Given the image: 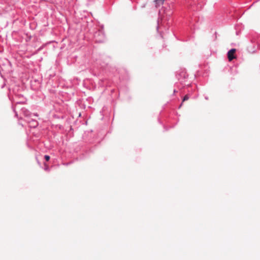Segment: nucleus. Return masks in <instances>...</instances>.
<instances>
[{
	"instance_id": "nucleus-1",
	"label": "nucleus",
	"mask_w": 260,
	"mask_h": 260,
	"mask_svg": "<svg viewBox=\"0 0 260 260\" xmlns=\"http://www.w3.org/2000/svg\"><path fill=\"white\" fill-rule=\"evenodd\" d=\"M236 51V49H232L228 52V57L230 61L236 58V56L235 55Z\"/></svg>"
},
{
	"instance_id": "nucleus-2",
	"label": "nucleus",
	"mask_w": 260,
	"mask_h": 260,
	"mask_svg": "<svg viewBox=\"0 0 260 260\" xmlns=\"http://www.w3.org/2000/svg\"><path fill=\"white\" fill-rule=\"evenodd\" d=\"M165 0H155V7H157L162 5L164 3Z\"/></svg>"
},
{
	"instance_id": "nucleus-3",
	"label": "nucleus",
	"mask_w": 260,
	"mask_h": 260,
	"mask_svg": "<svg viewBox=\"0 0 260 260\" xmlns=\"http://www.w3.org/2000/svg\"><path fill=\"white\" fill-rule=\"evenodd\" d=\"M28 122L29 123L31 127H35L38 125V122L36 120H32L31 121H28Z\"/></svg>"
},
{
	"instance_id": "nucleus-4",
	"label": "nucleus",
	"mask_w": 260,
	"mask_h": 260,
	"mask_svg": "<svg viewBox=\"0 0 260 260\" xmlns=\"http://www.w3.org/2000/svg\"><path fill=\"white\" fill-rule=\"evenodd\" d=\"M188 99H189V96H188V95L187 94H186V95H185L184 96V98H183V101H182V102H184V101H185L188 100Z\"/></svg>"
},
{
	"instance_id": "nucleus-5",
	"label": "nucleus",
	"mask_w": 260,
	"mask_h": 260,
	"mask_svg": "<svg viewBox=\"0 0 260 260\" xmlns=\"http://www.w3.org/2000/svg\"><path fill=\"white\" fill-rule=\"evenodd\" d=\"M45 159H46V161H48L50 159V156L48 155H45Z\"/></svg>"
},
{
	"instance_id": "nucleus-6",
	"label": "nucleus",
	"mask_w": 260,
	"mask_h": 260,
	"mask_svg": "<svg viewBox=\"0 0 260 260\" xmlns=\"http://www.w3.org/2000/svg\"><path fill=\"white\" fill-rule=\"evenodd\" d=\"M182 105V103L181 104L180 107Z\"/></svg>"
}]
</instances>
